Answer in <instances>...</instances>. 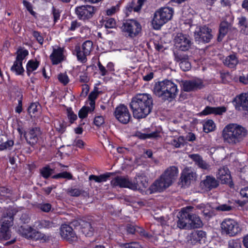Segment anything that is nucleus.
Here are the masks:
<instances>
[{
  "mask_svg": "<svg viewBox=\"0 0 248 248\" xmlns=\"http://www.w3.org/2000/svg\"><path fill=\"white\" fill-rule=\"evenodd\" d=\"M130 107L135 118H144L152 111L153 108V98L148 93L137 94L132 98Z\"/></svg>",
  "mask_w": 248,
  "mask_h": 248,
  "instance_id": "obj_1",
  "label": "nucleus"
},
{
  "mask_svg": "<svg viewBox=\"0 0 248 248\" xmlns=\"http://www.w3.org/2000/svg\"><path fill=\"white\" fill-rule=\"evenodd\" d=\"M192 206L182 209L178 215L177 227L181 229H194L202 228L203 224L200 217L190 213Z\"/></svg>",
  "mask_w": 248,
  "mask_h": 248,
  "instance_id": "obj_2",
  "label": "nucleus"
},
{
  "mask_svg": "<svg viewBox=\"0 0 248 248\" xmlns=\"http://www.w3.org/2000/svg\"><path fill=\"white\" fill-rule=\"evenodd\" d=\"M177 85L170 80L165 79L155 84L153 92L155 95L164 101H171L178 93Z\"/></svg>",
  "mask_w": 248,
  "mask_h": 248,
  "instance_id": "obj_3",
  "label": "nucleus"
},
{
  "mask_svg": "<svg viewBox=\"0 0 248 248\" xmlns=\"http://www.w3.org/2000/svg\"><path fill=\"white\" fill-rule=\"evenodd\" d=\"M178 173V170L175 166H171L168 168L160 177L151 185L150 187L151 192L163 191L172 185Z\"/></svg>",
  "mask_w": 248,
  "mask_h": 248,
  "instance_id": "obj_4",
  "label": "nucleus"
},
{
  "mask_svg": "<svg viewBox=\"0 0 248 248\" xmlns=\"http://www.w3.org/2000/svg\"><path fill=\"white\" fill-rule=\"evenodd\" d=\"M247 130L242 126L236 124L227 125L222 132L224 141L234 145L240 142L247 135Z\"/></svg>",
  "mask_w": 248,
  "mask_h": 248,
  "instance_id": "obj_5",
  "label": "nucleus"
},
{
  "mask_svg": "<svg viewBox=\"0 0 248 248\" xmlns=\"http://www.w3.org/2000/svg\"><path fill=\"white\" fill-rule=\"evenodd\" d=\"M173 11L171 8L164 7L156 11L152 20L153 28L155 30L159 29L165 23L171 19Z\"/></svg>",
  "mask_w": 248,
  "mask_h": 248,
  "instance_id": "obj_6",
  "label": "nucleus"
},
{
  "mask_svg": "<svg viewBox=\"0 0 248 248\" xmlns=\"http://www.w3.org/2000/svg\"><path fill=\"white\" fill-rule=\"evenodd\" d=\"M222 232L230 236H234L240 232L241 229L238 222L230 218H225L221 223Z\"/></svg>",
  "mask_w": 248,
  "mask_h": 248,
  "instance_id": "obj_7",
  "label": "nucleus"
},
{
  "mask_svg": "<svg viewBox=\"0 0 248 248\" xmlns=\"http://www.w3.org/2000/svg\"><path fill=\"white\" fill-rule=\"evenodd\" d=\"M173 47V52L175 59L177 62H180L182 60L188 59V57H194L197 55L198 51L200 50L197 47Z\"/></svg>",
  "mask_w": 248,
  "mask_h": 248,
  "instance_id": "obj_8",
  "label": "nucleus"
},
{
  "mask_svg": "<svg viewBox=\"0 0 248 248\" xmlns=\"http://www.w3.org/2000/svg\"><path fill=\"white\" fill-rule=\"evenodd\" d=\"M113 115L116 119L122 124H127L131 118L127 107L124 104H120L115 109Z\"/></svg>",
  "mask_w": 248,
  "mask_h": 248,
  "instance_id": "obj_9",
  "label": "nucleus"
},
{
  "mask_svg": "<svg viewBox=\"0 0 248 248\" xmlns=\"http://www.w3.org/2000/svg\"><path fill=\"white\" fill-rule=\"evenodd\" d=\"M110 184L113 187L118 186L121 188H128L132 190L138 189L137 184L133 183L128 178L122 176H116L111 181Z\"/></svg>",
  "mask_w": 248,
  "mask_h": 248,
  "instance_id": "obj_10",
  "label": "nucleus"
},
{
  "mask_svg": "<svg viewBox=\"0 0 248 248\" xmlns=\"http://www.w3.org/2000/svg\"><path fill=\"white\" fill-rule=\"evenodd\" d=\"M95 11L94 6L85 5L77 7L75 9V13L79 19L86 20L93 17Z\"/></svg>",
  "mask_w": 248,
  "mask_h": 248,
  "instance_id": "obj_11",
  "label": "nucleus"
},
{
  "mask_svg": "<svg viewBox=\"0 0 248 248\" xmlns=\"http://www.w3.org/2000/svg\"><path fill=\"white\" fill-rule=\"evenodd\" d=\"M123 30L127 32L128 36L133 37L136 36L141 31V26L137 21L131 19L123 23Z\"/></svg>",
  "mask_w": 248,
  "mask_h": 248,
  "instance_id": "obj_12",
  "label": "nucleus"
},
{
  "mask_svg": "<svg viewBox=\"0 0 248 248\" xmlns=\"http://www.w3.org/2000/svg\"><path fill=\"white\" fill-rule=\"evenodd\" d=\"M42 132L39 127H32L29 129L28 131L24 132V136L29 145L33 147L37 143L39 137L41 135Z\"/></svg>",
  "mask_w": 248,
  "mask_h": 248,
  "instance_id": "obj_13",
  "label": "nucleus"
},
{
  "mask_svg": "<svg viewBox=\"0 0 248 248\" xmlns=\"http://www.w3.org/2000/svg\"><path fill=\"white\" fill-rule=\"evenodd\" d=\"M232 102L236 110L248 112V93L236 96Z\"/></svg>",
  "mask_w": 248,
  "mask_h": 248,
  "instance_id": "obj_14",
  "label": "nucleus"
},
{
  "mask_svg": "<svg viewBox=\"0 0 248 248\" xmlns=\"http://www.w3.org/2000/svg\"><path fill=\"white\" fill-rule=\"evenodd\" d=\"M216 176L217 179L220 180L222 184H227L231 188L233 187L234 184L232 179L230 171L227 167L223 166L218 169Z\"/></svg>",
  "mask_w": 248,
  "mask_h": 248,
  "instance_id": "obj_15",
  "label": "nucleus"
},
{
  "mask_svg": "<svg viewBox=\"0 0 248 248\" xmlns=\"http://www.w3.org/2000/svg\"><path fill=\"white\" fill-rule=\"evenodd\" d=\"M219 185V181L214 176L206 175L205 178L201 181L200 186L204 191L209 192L217 187Z\"/></svg>",
  "mask_w": 248,
  "mask_h": 248,
  "instance_id": "obj_16",
  "label": "nucleus"
},
{
  "mask_svg": "<svg viewBox=\"0 0 248 248\" xmlns=\"http://www.w3.org/2000/svg\"><path fill=\"white\" fill-rule=\"evenodd\" d=\"M211 30L206 26L200 27L198 31L194 32V37L196 41L201 42L208 43L212 38L211 34Z\"/></svg>",
  "mask_w": 248,
  "mask_h": 248,
  "instance_id": "obj_17",
  "label": "nucleus"
},
{
  "mask_svg": "<svg viewBox=\"0 0 248 248\" xmlns=\"http://www.w3.org/2000/svg\"><path fill=\"white\" fill-rule=\"evenodd\" d=\"M126 227V232L128 234H138L141 237L146 239H150L153 237L151 233L146 231L142 227L134 225L131 224H127Z\"/></svg>",
  "mask_w": 248,
  "mask_h": 248,
  "instance_id": "obj_18",
  "label": "nucleus"
},
{
  "mask_svg": "<svg viewBox=\"0 0 248 248\" xmlns=\"http://www.w3.org/2000/svg\"><path fill=\"white\" fill-rule=\"evenodd\" d=\"M60 234L62 238L70 242H73L77 238L73 228L70 225L65 224L61 226Z\"/></svg>",
  "mask_w": 248,
  "mask_h": 248,
  "instance_id": "obj_19",
  "label": "nucleus"
},
{
  "mask_svg": "<svg viewBox=\"0 0 248 248\" xmlns=\"http://www.w3.org/2000/svg\"><path fill=\"white\" fill-rule=\"evenodd\" d=\"M204 86L203 83L201 80H185L183 83V90L186 92L200 90Z\"/></svg>",
  "mask_w": 248,
  "mask_h": 248,
  "instance_id": "obj_20",
  "label": "nucleus"
},
{
  "mask_svg": "<svg viewBox=\"0 0 248 248\" xmlns=\"http://www.w3.org/2000/svg\"><path fill=\"white\" fill-rule=\"evenodd\" d=\"M174 42L175 45L177 46H190L192 43L190 37L186 34L182 33H178L174 38Z\"/></svg>",
  "mask_w": 248,
  "mask_h": 248,
  "instance_id": "obj_21",
  "label": "nucleus"
},
{
  "mask_svg": "<svg viewBox=\"0 0 248 248\" xmlns=\"http://www.w3.org/2000/svg\"><path fill=\"white\" fill-rule=\"evenodd\" d=\"M226 111V108L224 106L218 107L206 106L204 109L201 112V114L205 116L211 114L216 115H221L223 113H225Z\"/></svg>",
  "mask_w": 248,
  "mask_h": 248,
  "instance_id": "obj_22",
  "label": "nucleus"
},
{
  "mask_svg": "<svg viewBox=\"0 0 248 248\" xmlns=\"http://www.w3.org/2000/svg\"><path fill=\"white\" fill-rule=\"evenodd\" d=\"M64 47H57V49H54L52 53L50 56L53 64L56 65L63 61V49Z\"/></svg>",
  "mask_w": 248,
  "mask_h": 248,
  "instance_id": "obj_23",
  "label": "nucleus"
},
{
  "mask_svg": "<svg viewBox=\"0 0 248 248\" xmlns=\"http://www.w3.org/2000/svg\"><path fill=\"white\" fill-rule=\"evenodd\" d=\"M206 232L202 230L194 231L189 235L188 241L193 245L200 243L201 241L205 238Z\"/></svg>",
  "mask_w": 248,
  "mask_h": 248,
  "instance_id": "obj_24",
  "label": "nucleus"
},
{
  "mask_svg": "<svg viewBox=\"0 0 248 248\" xmlns=\"http://www.w3.org/2000/svg\"><path fill=\"white\" fill-rule=\"evenodd\" d=\"M195 173L188 170H184L181 173L180 184L183 186H188L195 177Z\"/></svg>",
  "mask_w": 248,
  "mask_h": 248,
  "instance_id": "obj_25",
  "label": "nucleus"
},
{
  "mask_svg": "<svg viewBox=\"0 0 248 248\" xmlns=\"http://www.w3.org/2000/svg\"><path fill=\"white\" fill-rule=\"evenodd\" d=\"M79 225L80 226L81 232L85 236L90 237L93 235L94 230L90 222L81 220L79 222Z\"/></svg>",
  "mask_w": 248,
  "mask_h": 248,
  "instance_id": "obj_26",
  "label": "nucleus"
},
{
  "mask_svg": "<svg viewBox=\"0 0 248 248\" xmlns=\"http://www.w3.org/2000/svg\"><path fill=\"white\" fill-rule=\"evenodd\" d=\"M76 56L78 61L82 63H85L87 61V56L89 55L91 50L86 49V47H75Z\"/></svg>",
  "mask_w": 248,
  "mask_h": 248,
  "instance_id": "obj_27",
  "label": "nucleus"
},
{
  "mask_svg": "<svg viewBox=\"0 0 248 248\" xmlns=\"http://www.w3.org/2000/svg\"><path fill=\"white\" fill-rule=\"evenodd\" d=\"M231 27L230 23L227 21H224L221 22L219 26V33L217 37V41L220 42L223 38L227 33L229 29Z\"/></svg>",
  "mask_w": 248,
  "mask_h": 248,
  "instance_id": "obj_28",
  "label": "nucleus"
},
{
  "mask_svg": "<svg viewBox=\"0 0 248 248\" xmlns=\"http://www.w3.org/2000/svg\"><path fill=\"white\" fill-rule=\"evenodd\" d=\"M33 228L28 225H22L18 228V232L24 237L30 239Z\"/></svg>",
  "mask_w": 248,
  "mask_h": 248,
  "instance_id": "obj_29",
  "label": "nucleus"
},
{
  "mask_svg": "<svg viewBox=\"0 0 248 248\" xmlns=\"http://www.w3.org/2000/svg\"><path fill=\"white\" fill-rule=\"evenodd\" d=\"M190 157L199 168L203 169H207L208 165L199 154H192L190 155Z\"/></svg>",
  "mask_w": 248,
  "mask_h": 248,
  "instance_id": "obj_30",
  "label": "nucleus"
},
{
  "mask_svg": "<svg viewBox=\"0 0 248 248\" xmlns=\"http://www.w3.org/2000/svg\"><path fill=\"white\" fill-rule=\"evenodd\" d=\"M238 62V60L235 54H232L227 56L223 61L224 65L231 68L235 67Z\"/></svg>",
  "mask_w": 248,
  "mask_h": 248,
  "instance_id": "obj_31",
  "label": "nucleus"
},
{
  "mask_svg": "<svg viewBox=\"0 0 248 248\" xmlns=\"http://www.w3.org/2000/svg\"><path fill=\"white\" fill-rule=\"evenodd\" d=\"M11 71L15 72L16 75L18 76L23 75L25 70L23 67L22 63L14 62L13 65L11 67Z\"/></svg>",
  "mask_w": 248,
  "mask_h": 248,
  "instance_id": "obj_32",
  "label": "nucleus"
},
{
  "mask_svg": "<svg viewBox=\"0 0 248 248\" xmlns=\"http://www.w3.org/2000/svg\"><path fill=\"white\" fill-rule=\"evenodd\" d=\"M99 94V92L98 91L97 87H95L93 90L90 93L88 96V99L90 101L89 105L91 107L95 108V100Z\"/></svg>",
  "mask_w": 248,
  "mask_h": 248,
  "instance_id": "obj_33",
  "label": "nucleus"
},
{
  "mask_svg": "<svg viewBox=\"0 0 248 248\" xmlns=\"http://www.w3.org/2000/svg\"><path fill=\"white\" fill-rule=\"evenodd\" d=\"M95 108H92L91 106H83L78 111V115L79 118L83 119L88 116V113L94 111Z\"/></svg>",
  "mask_w": 248,
  "mask_h": 248,
  "instance_id": "obj_34",
  "label": "nucleus"
},
{
  "mask_svg": "<svg viewBox=\"0 0 248 248\" xmlns=\"http://www.w3.org/2000/svg\"><path fill=\"white\" fill-rule=\"evenodd\" d=\"M215 128V124L211 119L208 120L203 124V131L206 133L214 131Z\"/></svg>",
  "mask_w": 248,
  "mask_h": 248,
  "instance_id": "obj_35",
  "label": "nucleus"
},
{
  "mask_svg": "<svg viewBox=\"0 0 248 248\" xmlns=\"http://www.w3.org/2000/svg\"><path fill=\"white\" fill-rule=\"evenodd\" d=\"M16 57L15 62L23 63V61L29 55V52L26 49L20 47L16 51Z\"/></svg>",
  "mask_w": 248,
  "mask_h": 248,
  "instance_id": "obj_36",
  "label": "nucleus"
},
{
  "mask_svg": "<svg viewBox=\"0 0 248 248\" xmlns=\"http://www.w3.org/2000/svg\"><path fill=\"white\" fill-rule=\"evenodd\" d=\"M53 172L54 170L51 169L48 165L43 167L40 170L41 175L46 179L49 178Z\"/></svg>",
  "mask_w": 248,
  "mask_h": 248,
  "instance_id": "obj_37",
  "label": "nucleus"
},
{
  "mask_svg": "<svg viewBox=\"0 0 248 248\" xmlns=\"http://www.w3.org/2000/svg\"><path fill=\"white\" fill-rule=\"evenodd\" d=\"M11 232L10 229L5 228L1 225L0 228V240H7L9 239L11 235Z\"/></svg>",
  "mask_w": 248,
  "mask_h": 248,
  "instance_id": "obj_38",
  "label": "nucleus"
},
{
  "mask_svg": "<svg viewBox=\"0 0 248 248\" xmlns=\"http://www.w3.org/2000/svg\"><path fill=\"white\" fill-rule=\"evenodd\" d=\"M36 228L39 229H48L52 227V222L46 220L42 219L35 222Z\"/></svg>",
  "mask_w": 248,
  "mask_h": 248,
  "instance_id": "obj_39",
  "label": "nucleus"
},
{
  "mask_svg": "<svg viewBox=\"0 0 248 248\" xmlns=\"http://www.w3.org/2000/svg\"><path fill=\"white\" fill-rule=\"evenodd\" d=\"M147 177L145 175H140L137 176L136 177V183L138 184V187H142L146 188L148 186V181H147Z\"/></svg>",
  "mask_w": 248,
  "mask_h": 248,
  "instance_id": "obj_40",
  "label": "nucleus"
},
{
  "mask_svg": "<svg viewBox=\"0 0 248 248\" xmlns=\"http://www.w3.org/2000/svg\"><path fill=\"white\" fill-rule=\"evenodd\" d=\"M51 178L54 179L63 178L71 180L73 179V175L70 172L64 171L52 176Z\"/></svg>",
  "mask_w": 248,
  "mask_h": 248,
  "instance_id": "obj_41",
  "label": "nucleus"
},
{
  "mask_svg": "<svg viewBox=\"0 0 248 248\" xmlns=\"http://www.w3.org/2000/svg\"><path fill=\"white\" fill-rule=\"evenodd\" d=\"M67 117L70 124L74 123L78 119L76 114L74 113L72 108L69 107L66 108Z\"/></svg>",
  "mask_w": 248,
  "mask_h": 248,
  "instance_id": "obj_42",
  "label": "nucleus"
},
{
  "mask_svg": "<svg viewBox=\"0 0 248 248\" xmlns=\"http://www.w3.org/2000/svg\"><path fill=\"white\" fill-rule=\"evenodd\" d=\"M46 236L44 234L41 233L40 232L36 231L33 229V231L32 232L31 237L30 239H32L33 240H46Z\"/></svg>",
  "mask_w": 248,
  "mask_h": 248,
  "instance_id": "obj_43",
  "label": "nucleus"
},
{
  "mask_svg": "<svg viewBox=\"0 0 248 248\" xmlns=\"http://www.w3.org/2000/svg\"><path fill=\"white\" fill-rule=\"evenodd\" d=\"M16 97L18 99V104L17 106L15 108V111L16 113L20 114L23 110L22 108V101H23V94L21 92H19L16 95Z\"/></svg>",
  "mask_w": 248,
  "mask_h": 248,
  "instance_id": "obj_44",
  "label": "nucleus"
},
{
  "mask_svg": "<svg viewBox=\"0 0 248 248\" xmlns=\"http://www.w3.org/2000/svg\"><path fill=\"white\" fill-rule=\"evenodd\" d=\"M40 62L36 60H30L28 62L26 67L34 71L38 68Z\"/></svg>",
  "mask_w": 248,
  "mask_h": 248,
  "instance_id": "obj_45",
  "label": "nucleus"
},
{
  "mask_svg": "<svg viewBox=\"0 0 248 248\" xmlns=\"http://www.w3.org/2000/svg\"><path fill=\"white\" fill-rule=\"evenodd\" d=\"M84 190L82 189H79L78 188H68L67 190V193L72 197H78L82 193L84 192Z\"/></svg>",
  "mask_w": 248,
  "mask_h": 248,
  "instance_id": "obj_46",
  "label": "nucleus"
},
{
  "mask_svg": "<svg viewBox=\"0 0 248 248\" xmlns=\"http://www.w3.org/2000/svg\"><path fill=\"white\" fill-rule=\"evenodd\" d=\"M38 106H40L39 103L37 102H32L31 103L30 106L28 108V112L30 114L32 113V114H35L38 111L37 107Z\"/></svg>",
  "mask_w": 248,
  "mask_h": 248,
  "instance_id": "obj_47",
  "label": "nucleus"
},
{
  "mask_svg": "<svg viewBox=\"0 0 248 248\" xmlns=\"http://www.w3.org/2000/svg\"><path fill=\"white\" fill-rule=\"evenodd\" d=\"M191 63L188 60H182L180 61V67L184 71H187L191 68Z\"/></svg>",
  "mask_w": 248,
  "mask_h": 248,
  "instance_id": "obj_48",
  "label": "nucleus"
},
{
  "mask_svg": "<svg viewBox=\"0 0 248 248\" xmlns=\"http://www.w3.org/2000/svg\"><path fill=\"white\" fill-rule=\"evenodd\" d=\"M38 208L44 212H49L51 208L52 205L49 203H42L38 205Z\"/></svg>",
  "mask_w": 248,
  "mask_h": 248,
  "instance_id": "obj_49",
  "label": "nucleus"
},
{
  "mask_svg": "<svg viewBox=\"0 0 248 248\" xmlns=\"http://www.w3.org/2000/svg\"><path fill=\"white\" fill-rule=\"evenodd\" d=\"M14 217L11 216L9 217H5L3 219L2 224L1 225H3L5 228H7L10 229V227L13 225Z\"/></svg>",
  "mask_w": 248,
  "mask_h": 248,
  "instance_id": "obj_50",
  "label": "nucleus"
},
{
  "mask_svg": "<svg viewBox=\"0 0 248 248\" xmlns=\"http://www.w3.org/2000/svg\"><path fill=\"white\" fill-rule=\"evenodd\" d=\"M58 78L59 81L64 85L67 84L69 81L68 77L66 74L60 73L58 75Z\"/></svg>",
  "mask_w": 248,
  "mask_h": 248,
  "instance_id": "obj_51",
  "label": "nucleus"
},
{
  "mask_svg": "<svg viewBox=\"0 0 248 248\" xmlns=\"http://www.w3.org/2000/svg\"><path fill=\"white\" fill-rule=\"evenodd\" d=\"M120 10V4H117L115 6H112L110 8L106 10V14L108 16H112L118 12Z\"/></svg>",
  "mask_w": 248,
  "mask_h": 248,
  "instance_id": "obj_52",
  "label": "nucleus"
},
{
  "mask_svg": "<svg viewBox=\"0 0 248 248\" xmlns=\"http://www.w3.org/2000/svg\"><path fill=\"white\" fill-rule=\"evenodd\" d=\"M104 122V118L102 116H97L94 118L93 123L97 127H100Z\"/></svg>",
  "mask_w": 248,
  "mask_h": 248,
  "instance_id": "obj_53",
  "label": "nucleus"
},
{
  "mask_svg": "<svg viewBox=\"0 0 248 248\" xmlns=\"http://www.w3.org/2000/svg\"><path fill=\"white\" fill-rule=\"evenodd\" d=\"M113 174L112 172H106L99 175V183L106 182Z\"/></svg>",
  "mask_w": 248,
  "mask_h": 248,
  "instance_id": "obj_54",
  "label": "nucleus"
},
{
  "mask_svg": "<svg viewBox=\"0 0 248 248\" xmlns=\"http://www.w3.org/2000/svg\"><path fill=\"white\" fill-rule=\"evenodd\" d=\"M234 207L226 204H223L218 206L216 209L218 211H230L232 210Z\"/></svg>",
  "mask_w": 248,
  "mask_h": 248,
  "instance_id": "obj_55",
  "label": "nucleus"
},
{
  "mask_svg": "<svg viewBox=\"0 0 248 248\" xmlns=\"http://www.w3.org/2000/svg\"><path fill=\"white\" fill-rule=\"evenodd\" d=\"M240 195L242 198L246 199V201L248 202V186L241 188Z\"/></svg>",
  "mask_w": 248,
  "mask_h": 248,
  "instance_id": "obj_56",
  "label": "nucleus"
},
{
  "mask_svg": "<svg viewBox=\"0 0 248 248\" xmlns=\"http://www.w3.org/2000/svg\"><path fill=\"white\" fill-rule=\"evenodd\" d=\"M180 139L183 140V137L180 136L177 139H173L171 141V144L176 148H180L182 144L180 141Z\"/></svg>",
  "mask_w": 248,
  "mask_h": 248,
  "instance_id": "obj_57",
  "label": "nucleus"
},
{
  "mask_svg": "<svg viewBox=\"0 0 248 248\" xmlns=\"http://www.w3.org/2000/svg\"><path fill=\"white\" fill-rule=\"evenodd\" d=\"M97 65L100 71V73L102 76H105L107 75V70L102 64L100 61L97 62Z\"/></svg>",
  "mask_w": 248,
  "mask_h": 248,
  "instance_id": "obj_58",
  "label": "nucleus"
},
{
  "mask_svg": "<svg viewBox=\"0 0 248 248\" xmlns=\"http://www.w3.org/2000/svg\"><path fill=\"white\" fill-rule=\"evenodd\" d=\"M89 90H90V87H89V85L86 84H84L83 85V87L82 89V92L80 94V96L81 97H85L87 95V94L89 92Z\"/></svg>",
  "mask_w": 248,
  "mask_h": 248,
  "instance_id": "obj_59",
  "label": "nucleus"
},
{
  "mask_svg": "<svg viewBox=\"0 0 248 248\" xmlns=\"http://www.w3.org/2000/svg\"><path fill=\"white\" fill-rule=\"evenodd\" d=\"M105 27L107 28H112L115 26V21L114 18L108 19L105 23Z\"/></svg>",
  "mask_w": 248,
  "mask_h": 248,
  "instance_id": "obj_60",
  "label": "nucleus"
},
{
  "mask_svg": "<svg viewBox=\"0 0 248 248\" xmlns=\"http://www.w3.org/2000/svg\"><path fill=\"white\" fill-rule=\"evenodd\" d=\"M229 248H241V244L238 240H233L229 243Z\"/></svg>",
  "mask_w": 248,
  "mask_h": 248,
  "instance_id": "obj_61",
  "label": "nucleus"
},
{
  "mask_svg": "<svg viewBox=\"0 0 248 248\" xmlns=\"http://www.w3.org/2000/svg\"><path fill=\"white\" fill-rule=\"evenodd\" d=\"M24 5L26 7L28 11L32 15H34L35 13L32 10V7L31 4L26 0L23 1Z\"/></svg>",
  "mask_w": 248,
  "mask_h": 248,
  "instance_id": "obj_62",
  "label": "nucleus"
},
{
  "mask_svg": "<svg viewBox=\"0 0 248 248\" xmlns=\"http://www.w3.org/2000/svg\"><path fill=\"white\" fill-rule=\"evenodd\" d=\"M89 81V78L86 73L79 76V81L81 83H87Z\"/></svg>",
  "mask_w": 248,
  "mask_h": 248,
  "instance_id": "obj_63",
  "label": "nucleus"
},
{
  "mask_svg": "<svg viewBox=\"0 0 248 248\" xmlns=\"http://www.w3.org/2000/svg\"><path fill=\"white\" fill-rule=\"evenodd\" d=\"M121 248H137L135 246V244L131 243H123L120 245Z\"/></svg>",
  "mask_w": 248,
  "mask_h": 248,
  "instance_id": "obj_64",
  "label": "nucleus"
}]
</instances>
